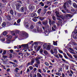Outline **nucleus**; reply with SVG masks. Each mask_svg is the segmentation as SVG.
Segmentation results:
<instances>
[{
    "mask_svg": "<svg viewBox=\"0 0 77 77\" xmlns=\"http://www.w3.org/2000/svg\"><path fill=\"white\" fill-rule=\"evenodd\" d=\"M55 13L56 14V15H59V13L58 12H57V11H56L55 12Z\"/></svg>",
    "mask_w": 77,
    "mask_h": 77,
    "instance_id": "obj_52",
    "label": "nucleus"
},
{
    "mask_svg": "<svg viewBox=\"0 0 77 77\" xmlns=\"http://www.w3.org/2000/svg\"><path fill=\"white\" fill-rule=\"evenodd\" d=\"M53 50L54 53H55V54H56L57 53V49H56L54 48Z\"/></svg>",
    "mask_w": 77,
    "mask_h": 77,
    "instance_id": "obj_17",
    "label": "nucleus"
},
{
    "mask_svg": "<svg viewBox=\"0 0 77 77\" xmlns=\"http://www.w3.org/2000/svg\"><path fill=\"white\" fill-rule=\"evenodd\" d=\"M13 64V66H14V67H17V66H18L17 65V64H16L15 63H14V64Z\"/></svg>",
    "mask_w": 77,
    "mask_h": 77,
    "instance_id": "obj_42",
    "label": "nucleus"
},
{
    "mask_svg": "<svg viewBox=\"0 0 77 77\" xmlns=\"http://www.w3.org/2000/svg\"><path fill=\"white\" fill-rule=\"evenodd\" d=\"M47 43H45V44H44L43 45V49H46L47 47Z\"/></svg>",
    "mask_w": 77,
    "mask_h": 77,
    "instance_id": "obj_10",
    "label": "nucleus"
},
{
    "mask_svg": "<svg viewBox=\"0 0 77 77\" xmlns=\"http://www.w3.org/2000/svg\"><path fill=\"white\" fill-rule=\"evenodd\" d=\"M64 56V57L65 58V59H68V58L67 56H66V54H63Z\"/></svg>",
    "mask_w": 77,
    "mask_h": 77,
    "instance_id": "obj_31",
    "label": "nucleus"
},
{
    "mask_svg": "<svg viewBox=\"0 0 77 77\" xmlns=\"http://www.w3.org/2000/svg\"><path fill=\"white\" fill-rule=\"evenodd\" d=\"M74 33H75V34H74L73 35V37L75 39H77V35L76 33H77V32H75V31H74Z\"/></svg>",
    "mask_w": 77,
    "mask_h": 77,
    "instance_id": "obj_4",
    "label": "nucleus"
},
{
    "mask_svg": "<svg viewBox=\"0 0 77 77\" xmlns=\"http://www.w3.org/2000/svg\"><path fill=\"white\" fill-rule=\"evenodd\" d=\"M61 60H62L63 61V62H66V63L67 64H68L69 63L67 61H66V60H65L64 59L62 58L61 59Z\"/></svg>",
    "mask_w": 77,
    "mask_h": 77,
    "instance_id": "obj_28",
    "label": "nucleus"
},
{
    "mask_svg": "<svg viewBox=\"0 0 77 77\" xmlns=\"http://www.w3.org/2000/svg\"><path fill=\"white\" fill-rule=\"evenodd\" d=\"M73 56H74V57H75V59H77V56H76V55H73Z\"/></svg>",
    "mask_w": 77,
    "mask_h": 77,
    "instance_id": "obj_63",
    "label": "nucleus"
},
{
    "mask_svg": "<svg viewBox=\"0 0 77 77\" xmlns=\"http://www.w3.org/2000/svg\"><path fill=\"white\" fill-rule=\"evenodd\" d=\"M31 15L32 17H34V18H35V17H37V14L35 13H32Z\"/></svg>",
    "mask_w": 77,
    "mask_h": 77,
    "instance_id": "obj_7",
    "label": "nucleus"
},
{
    "mask_svg": "<svg viewBox=\"0 0 77 77\" xmlns=\"http://www.w3.org/2000/svg\"><path fill=\"white\" fill-rule=\"evenodd\" d=\"M36 30H37L36 29H33L32 31L33 32H34V33H36Z\"/></svg>",
    "mask_w": 77,
    "mask_h": 77,
    "instance_id": "obj_47",
    "label": "nucleus"
},
{
    "mask_svg": "<svg viewBox=\"0 0 77 77\" xmlns=\"http://www.w3.org/2000/svg\"><path fill=\"white\" fill-rule=\"evenodd\" d=\"M73 6L75 8H77V5L75 3H73Z\"/></svg>",
    "mask_w": 77,
    "mask_h": 77,
    "instance_id": "obj_20",
    "label": "nucleus"
},
{
    "mask_svg": "<svg viewBox=\"0 0 77 77\" xmlns=\"http://www.w3.org/2000/svg\"><path fill=\"white\" fill-rule=\"evenodd\" d=\"M64 9H66V3H64L63 5Z\"/></svg>",
    "mask_w": 77,
    "mask_h": 77,
    "instance_id": "obj_37",
    "label": "nucleus"
},
{
    "mask_svg": "<svg viewBox=\"0 0 77 77\" xmlns=\"http://www.w3.org/2000/svg\"><path fill=\"white\" fill-rule=\"evenodd\" d=\"M2 57L4 58V59L2 60V61L3 60L4 61H5V62H8V60L7 59V58H6L8 57H7V56L5 55H3L2 56Z\"/></svg>",
    "mask_w": 77,
    "mask_h": 77,
    "instance_id": "obj_3",
    "label": "nucleus"
},
{
    "mask_svg": "<svg viewBox=\"0 0 77 77\" xmlns=\"http://www.w3.org/2000/svg\"><path fill=\"white\" fill-rule=\"evenodd\" d=\"M32 20L34 22H36L37 21V19L36 18H34L32 19Z\"/></svg>",
    "mask_w": 77,
    "mask_h": 77,
    "instance_id": "obj_36",
    "label": "nucleus"
},
{
    "mask_svg": "<svg viewBox=\"0 0 77 77\" xmlns=\"http://www.w3.org/2000/svg\"><path fill=\"white\" fill-rule=\"evenodd\" d=\"M50 51H51V53L52 54H54V52H53V50L51 49L50 50Z\"/></svg>",
    "mask_w": 77,
    "mask_h": 77,
    "instance_id": "obj_51",
    "label": "nucleus"
},
{
    "mask_svg": "<svg viewBox=\"0 0 77 77\" xmlns=\"http://www.w3.org/2000/svg\"><path fill=\"white\" fill-rule=\"evenodd\" d=\"M6 23L4 22L2 23V27H5L6 26Z\"/></svg>",
    "mask_w": 77,
    "mask_h": 77,
    "instance_id": "obj_24",
    "label": "nucleus"
},
{
    "mask_svg": "<svg viewBox=\"0 0 77 77\" xmlns=\"http://www.w3.org/2000/svg\"><path fill=\"white\" fill-rule=\"evenodd\" d=\"M7 44H10V43H11V40H7Z\"/></svg>",
    "mask_w": 77,
    "mask_h": 77,
    "instance_id": "obj_38",
    "label": "nucleus"
},
{
    "mask_svg": "<svg viewBox=\"0 0 77 77\" xmlns=\"http://www.w3.org/2000/svg\"><path fill=\"white\" fill-rule=\"evenodd\" d=\"M36 63H35V66L36 67V68H38V66H39V65H39V64H40V61L37 62Z\"/></svg>",
    "mask_w": 77,
    "mask_h": 77,
    "instance_id": "obj_5",
    "label": "nucleus"
},
{
    "mask_svg": "<svg viewBox=\"0 0 77 77\" xmlns=\"http://www.w3.org/2000/svg\"><path fill=\"white\" fill-rule=\"evenodd\" d=\"M20 6H21V4L19 3H18L17 4V5L16 6V8L17 10H19V9H20Z\"/></svg>",
    "mask_w": 77,
    "mask_h": 77,
    "instance_id": "obj_12",
    "label": "nucleus"
},
{
    "mask_svg": "<svg viewBox=\"0 0 77 77\" xmlns=\"http://www.w3.org/2000/svg\"><path fill=\"white\" fill-rule=\"evenodd\" d=\"M9 51L10 52V53H14V50L12 49H11L10 50H9Z\"/></svg>",
    "mask_w": 77,
    "mask_h": 77,
    "instance_id": "obj_44",
    "label": "nucleus"
},
{
    "mask_svg": "<svg viewBox=\"0 0 77 77\" xmlns=\"http://www.w3.org/2000/svg\"><path fill=\"white\" fill-rule=\"evenodd\" d=\"M21 47H22V46H21H21L20 45H19V46H18L17 47V49L18 50H19V48L20 49V48H21Z\"/></svg>",
    "mask_w": 77,
    "mask_h": 77,
    "instance_id": "obj_41",
    "label": "nucleus"
},
{
    "mask_svg": "<svg viewBox=\"0 0 77 77\" xmlns=\"http://www.w3.org/2000/svg\"><path fill=\"white\" fill-rule=\"evenodd\" d=\"M33 28H34V26H33L32 25H31V26L30 27V29H33Z\"/></svg>",
    "mask_w": 77,
    "mask_h": 77,
    "instance_id": "obj_35",
    "label": "nucleus"
},
{
    "mask_svg": "<svg viewBox=\"0 0 77 77\" xmlns=\"http://www.w3.org/2000/svg\"><path fill=\"white\" fill-rule=\"evenodd\" d=\"M2 37V34H1L0 35V40L2 42H4L5 41V39L3 38L1 39L0 38Z\"/></svg>",
    "mask_w": 77,
    "mask_h": 77,
    "instance_id": "obj_13",
    "label": "nucleus"
},
{
    "mask_svg": "<svg viewBox=\"0 0 77 77\" xmlns=\"http://www.w3.org/2000/svg\"><path fill=\"white\" fill-rule=\"evenodd\" d=\"M58 17H59V18H60L62 20H64V16L62 15H60V16H58Z\"/></svg>",
    "mask_w": 77,
    "mask_h": 77,
    "instance_id": "obj_18",
    "label": "nucleus"
},
{
    "mask_svg": "<svg viewBox=\"0 0 77 77\" xmlns=\"http://www.w3.org/2000/svg\"><path fill=\"white\" fill-rule=\"evenodd\" d=\"M26 2L28 4H29L30 3V0H27L26 1Z\"/></svg>",
    "mask_w": 77,
    "mask_h": 77,
    "instance_id": "obj_62",
    "label": "nucleus"
},
{
    "mask_svg": "<svg viewBox=\"0 0 77 77\" xmlns=\"http://www.w3.org/2000/svg\"><path fill=\"white\" fill-rule=\"evenodd\" d=\"M6 51L5 50L3 51V53L2 54L4 55V54H6Z\"/></svg>",
    "mask_w": 77,
    "mask_h": 77,
    "instance_id": "obj_40",
    "label": "nucleus"
},
{
    "mask_svg": "<svg viewBox=\"0 0 77 77\" xmlns=\"http://www.w3.org/2000/svg\"><path fill=\"white\" fill-rule=\"evenodd\" d=\"M37 32H42V29H39V26L37 27Z\"/></svg>",
    "mask_w": 77,
    "mask_h": 77,
    "instance_id": "obj_16",
    "label": "nucleus"
},
{
    "mask_svg": "<svg viewBox=\"0 0 77 77\" xmlns=\"http://www.w3.org/2000/svg\"><path fill=\"white\" fill-rule=\"evenodd\" d=\"M59 52L60 53H63V54H63V51L62 50H60V49L59 50Z\"/></svg>",
    "mask_w": 77,
    "mask_h": 77,
    "instance_id": "obj_45",
    "label": "nucleus"
},
{
    "mask_svg": "<svg viewBox=\"0 0 77 77\" xmlns=\"http://www.w3.org/2000/svg\"><path fill=\"white\" fill-rule=\"evenodd\" d=\"M24 9L25 11H27V7H25L23 8Z\"/></svg>",
    "mask_w": 77,
    "mask_h": 77,
    "instance_id": "obj_58",
    "label": "nucleus"
},
{
    "mask_svg": "<svg viewBox=\"0 0 77 77\" xmlns=\"http://www.w3.org/2000/svg\"><path fill=\"white\" fill-rule=\"evenodd\" d=\"M30 63H31L30 65H33V63H35V59L34 58L32 59Z\"/></svg>",
    "mask_w": 77,
    "mask_h": 77,
    "instance_id": "obj_8",
    "label": "nucleus"
},
{
    "mask_svg": "<svg viewBox=\"0 0 77 77\" xmlns=\"http://www.w3.org/2000/svg\"><path fill=\"white\" fill-rule=\"evenodd\" d=\"M61 11H62V12H63V13H64V14H66V11H64V10H62Z\"/></svg>",
    "mask_w": 77,
    "mask_h": 77,
    "instance_id": "obj_59",
    "label": "nucleus"
},
{
    "mask_svg": "<svg viewBox=\"0 0 77 77\" xmlns=\"http://www.w3.org/2000/svg\"><path fill=\"white\" fill-rule=\"evenodd\" d=\"M10 12L11 15H14V11L12 10L11 9V10L10 11Z\"/></svg>",
    "mask_w": 77,
    "mask_h": 77,
    "instance_id": "obj_26",
    "label": "nucleus"
},
{
    "mask_svg": "<svg viewBox=\"0 0 77 77\" xmlns=\"http://www.w3.org/2000/svg\"><path fill=\"white\" fill-rule=\"evenodd\" d=\"M57 20H59L58 23H60V24H62V19H60L59 18H57Z\"/></svg>",
    "mask_w": 77,
    "mask_h": 77,
    "instance_id": "obj_14",
    "label": "nucleus"
},
{
    "mask_svg": "<svg viewBox=\"0 0 77 77\" xmlns=\"http://www.w3.org/2000/svg\"><path fill=\"white\" fill-rule=\"evenodd\" d=\"M12 38V37L11 35H9L7 38V39H11V38Z\"/></svg>",
    "mask_w": 77,
    "mask_h": 77,
    "instance_id": "obj_43",
    "label": "nucleus"
},
{
    "mask_svg": "<svg viewBox=\"0 0 77 77\" xmlns=\"http://www.w3.org/2000/svg\"><path fill=\"white\" fill-rule=\"evenodd\" d=\"M49 23L50 25L51 26V24H52V25H53L55 23V21H54V20L52 21H51V19H49Z\"/></svg>",
    "mask_w": 77,
    "mask_h": 77,
    "instance_id": "obj_2",
    "label": "nucleus"
},
{
    "mask_svg": "<svg viewBox=\"0 0 77 77\" xmlns=\"http://www.w3.org/2000/svg\"><path fill=\"white\" fill-rule=\"evenodd\" d=\"M7 34H8V32H6V31H5L3 33V35H4V36H6V35H7Z\"/></svg>",
    "mask_w": 77,
    "mask_h": 77,
    "instance_id": "obj_23",
    "label": "nucleus"
},
{
    "mask_svg": "<svg viewBox=\"0 0 77 77\" xmlns=\"http://www.w3.org/2000/svg\"><path fill=\"white\" fill-rule=\"evenodd\" d=\"M2 3H6L7 2V0H2Z\"/></svg>",
    "mask_w": 77,
    "mask_h": 77,
    "instance_id": "obj_48",
    "label": "nucleus"
},
{
    "mask_svg": "<svg viewBox=\"0 0 77 77\" xmlns=\"http://www.w3.org/2000/svg\"><path fill=\"white\" fill-rule=\"evenodd\" d=\"M51 45H48V46H47V50H50L51 49Z\"/></svg>",
    "mask_w": 77,
    "mask_h": 77,
    "instance_id": "obj_15",
    "label": "nucleus"
},
{
    "mask_svg": "<svg viewBox=\"0 0 77 77\" xmlns=\"http://www.w3.org/2000/svg\"><path fill=\"white\" fill-rule=\"evenodd\" d=\"M53 42L54 45H57V42H56L54 41H53Z\"/></svg>",
    "mask_w": 77,
    "mask_h": 77,
    "instance_id": "obj_30",
    "label": "nucleus"
},
{
    "mask_svg": "<svg viewBox=\"0 0 77 77\" xmlns=\"http://www.w3.org/2000/svg\"><path fill=\"white\" fill-rule=\"evenodd\" d=\"M21 46L24 47V48H28V47H29V43L25 45H22Z\"/></svg>",
    "mask_w": 77,
    "mask_h": 77,
    "instance_id": "obj_6",
    "label": "nucleus"
},
{
    "mask_svg": "<svg viewBox=\"0 0 77 77\" xmlns=\"http://www.w3.org/2000/svg\"><path fill=\"white\" fill-rule=\"evenodd\" d=\"M35 60L36 61H37V62H39V59H38V57H37L36 58H35Z\"/></svg>",
    "mask_w": 77,
    "mask_h": 77,
    "instance_id": "obj_46",
    "label": "nucleus"
},
{
    "mask_svg": "<svg viewBox=\"0 0 77 77\" xmlns=\"http://www.w3.org/2000/svg\"><path fill=\"white\" fill-rule=\"evenodd\" d=\"M39 20H41V21H43V20H44V19H45V18L44 17H40L39 18Z\"/></svg>",
    "mask_w": 77,
    "mask_h": 77,
    "instance_id": "obj_29",
    "label": "nucleus"
},
{
    "mask_svg": "<svg viewBox=\"0 0 77 77\" xmlns=\"http://www.w3.org/2000/svg\"><path fill=\"white\" fill-rule=\"evenodd\" d=\"M41 49V46H38L36 50L37 51H38Z\"/></svg>",
    "mask_w": 77,
    "mask_h": 77,
    "instance_id": "obj_32",
    "label": "nucleus"
},
{
    "mask_svg": "<svg viewBox=\"0 0 77 77\" xmlns=\"http://www.w3.org/2000/svg\"><path fill=\"white\" fill-rule=\"evenodd\" d=\"M22 35H23L24 36H25V38H28V37L29 36V35H28V34L24 31H22Z\"/></svg>",
    "mask_w": 77,
    "mask_h": 77,
    "instance_id": "obj_1",
    "label": "nucleus"
},
{
    "mask_svg": "<svg viewBox=\"0 0 77 77\" xmlns=\"http://www.w3.org/2000/svg\"><path fill=\"white\" fill-rule=\"evenodd\" d=\"M41 9L40 8L37 11V12L38 14H40V12H41Z\"/></svg>",
    "mask_w": 77,
    "mask_h": 77,
    "instance_id": "obj_33",
    "label": "nucleus"
},
{
    "mask_svg": "<svg viewBox=\"0 0 77 77\" xmlns=\"http://www.w3.org/2000/svg\"><path fill=\"white\" fill-rule=\"evenodd\" d=\"M54 56H55L57 58V59H59V56H58V55H54Z\"/></svg>",
    "mask_w": 77,
    "mask_h": 77,
    "instance_id": "obj_55",
    "label": "nucleus"
},
{
    "mask_svg": "<svg viewBox=\"0 0 77 77\" xmlns=\"http://www.w3.org/2000/svg\"><path fill=\"white\" fill-rule=\"evenodd\" d=\"M30 70H32L33 69V67L32 66H30L29 67Z\"/></svg>",
    "mask_w": 77,
    "mask_h": 77,
    "instance_id": "obj_50",
    "label": "nucleus"
},
{
    "mask_svg": "<svg viewBox=\"0 0 77 77\" xmlns=\"http://www.w3.org/2000/svg\"><path fill=\"white\" fill-rule=\"evenodd\" d=\"M33 77H36V75L34 74L33 75Z\"/></svg>",
    "mask_w": 77,
    "mask_h": 77,
    "instance_id": "obj_64",
    "label": "nucleus"
},
{
    "mask_svg": "<svg viewBox=\"0 0 77 77\" xmlns=\"http://www.w3.org/2000/svg\"><path fill=\"white\" fill-rule=\"evenodd\" d=\"M7 20L8 21H11V17L10 15H8L6 16Z\"/></svg>",
    "mask_w": 77,
    "mask_h": 77,
    "instance_id": "obj_9",
    "label": "nucleus"
},
{
    "mask_svg": "<svg viewBox=\"0 0 77 77\" xmlns=\"http://www.w3.org/2000/svg\"><path fill=\"white\" fill-rule=\"evenodd\" d=\"M37 76L38 77H42V75L41 74L38 73H37Z\"/></svg>",
    "mask_w": 77,
    "mask_h": 77,
    "instance_id": "obj_25",
    "label": "nucleus"
},
{
    "mask_svg": "<svg viewBox=\"0 0 77 77\" xmlns=\"http://www.w3.org/2000/svg\"><path fill=\"white\" fill-rule=\"evenodd\" d=\"M20 12H24V7H22L21 8L20 10Z\"/></svg>",
    "mask_w": 77,
    "mask_h": 77,
    "instance_id": "obj_21",
    "label": "nucleus"
},
{
    "mask_svg": "<svg viewBox=\"0 0 77 77\" xmlns=\"http://www.w3.org/2000/svg\"><path fill=\"white\" fill-rule=\"evenodd\" d=\"M33 41H31V42H29L28 43V44H29L30 45V44H32V43H33Z\"/></svg>",
    "mask_w": 77,
    "mask_h": 77,
    "instance_id": "obj_61",
    "label": "nucleus"
},
{
    "mask_svg": "<svg viewBox=\"0 0 77 77\" xmlns=\"http://www.w3.org/2000/svg\"><path fill=\"white\" fill-rule=\"evenodd\" d=\"M66 54L67 55V56H69V57H70L71 59H72V56H71V55L69 54H68V53H67Z\"/></svg>",
    "mask_w": 77,
    "mask_h": 77,
    "instance_id": "obj_22",
    "label": "nucleus"
},
{
    "mask_svg": "<svg viewBox=\"0 0 77 77\" xmlns=\"http://www.w3.org/2000/svg\"><path fill=\"white\" fill-rule=\"evenodd\" d=\"M31 63L30 62L27 63V66H29V65H30Z\"/></svg>",
    "mask_w": 77,
    "mask_h": 77,
    "instance_id": "obj_60",
    "label": "nucleus"
},
{
    "mask_svg": "<svg viewBox=\"0 0 77 77\" xmlns=\"http://www.w3.org/2000/svg\"><path fill=\"white\" fill-rule=\"evenodd\" d=\"M42 23L43 24V25H44V26H47V25L48 24V22L47 21V20L45 22L43 21Z\"/></svg>",
    "mask_w": 77,
    "mask_h": 77,
    "instance_id": "obj_11",
    "label": "nucleus"
},
{
    "mask_svg": "<svg viewBox=\"0 0 77 77\" xmlns=\"http://www.w3.org/2000/svg\"><path fill=\"white\" fill-rule=\"evenodd\" d=\"M56 75H58L59 76H60V75H61V74L59 73H56Z\"/></svg>",
    "mask_w": 77,
    "mask_h": 77,
    "instance_id": "obj_49",
    "label": "nucleus"
},
{
    "mask_svg": "<svg viewBox=\"0 0 77 77\" xmlns=\"http://www.w3.org/2000/svg\"><path fill=\"white\" fill-rule=\"evenodd\" d=\"M68 3L69 5H71V1L70 0H69L68 1Z\"/></svg>",
    "mask_w": 77,
    "mask_h": 77,
    "instance_id": "obj_57",
    "label": "nucleus"
},
{
    "mask_svg": "<svg viewBox=\"0 0 77 77\" xmlns=\"http://www.w3.org/2000/svg\"><path fill=\"white\" fill-rule=\"evenodd\" d=\"M45 64L46 66H49V64H48V63L47 62L45 63Z\"/></svg>",
    "mask_w": 77,
    "mask_h": 77,
    "instance_id": "obj_56",
    "label": "nucleus"
},
{
    "mask_svg": "<svg viewBox=\"0 0 77 77\" xmlns=\"http://www.w3.org/2000/svg\"><path fill=\"white\" fill-rule=\"evenodd\" d=\"M58 55L60 58H63V56H62V55L59 54Z\"/></svg>",
    "mask_w": 77,
    "mask_h": 77,
    "instance_id": "obj_53",
    "label": "nucleus"
},
{
    "mask_svg": "<svg viewBox=\"0 0 77 77\" xmlns=\"http://www.w3.org/2000/svg\"><path fill=\"white\" fill-rule=\"evenodd\" d=\"M47 9H44V12L43 13V14L44 15L46 13H47Z\"/></svg>",
    "mask_w": 77,
    "mask_h": 77,
    "instance_id": "obj_39",
    "label": "nucleus"
},
{
    "mask_svg": "<svg viewBox=\"0 0 77 77\" xmlns=\"http://www.w3.org/2000/svg\"><path fill=\"white\" fill-rule=\"evenodd\" d=\"M52 19L54 21L56 20V17H55L54 16H53V17H52Z\"/></svg>",
    "mask_w": 77,
    "mask_h": 77,
    "instance_id": "obj_34",
    "label": "nucleus"
},
{
    "mask_svg": "<svg viewBox=\"0 0 77 77\" xmlns=\"http://www.w3.org/2000/svg\"><path fill=\"white\" fill-rule=\"evenodd\" d=\"M15 76L16 77H20V74L19 73H17L15 74Z\"/></svg>",
    "mask_w": 77,
    "mask_h": 77,
    "instance_id": "obj_19",
    "label": "nucleus"
},
{
    "mask_svg": "<svg viewBox=\"0 0 77 77\" xmlns=\"http://www.w3.org/2000/svg\"><path fill=\"white\" fill-rule=\"evenodd\" d=\"M20 21H21V20H20V19H19L17 20V23H20Z\"/></svg>",
    "mask_w": 77,
    "mask_h": 77,
    "instance_id": "obj_54",
    "label": "nucleus"
},
{
    "mask_svg": "<svg viewBox=\"0 0 77 77\" xmlns=\"http://www.w3.org/2000/svg\"><path fill=\"white\" fill-rule=\"evenodd\" d=\"M44 53L45 55H47L48 54V52L46 51V50H44Z\"/></svg>",
    "mask_w": 77,
    "mask_h": 77,
    "instance_id": "obj_27",
    "label": "nucleus"
}]
</instances>
